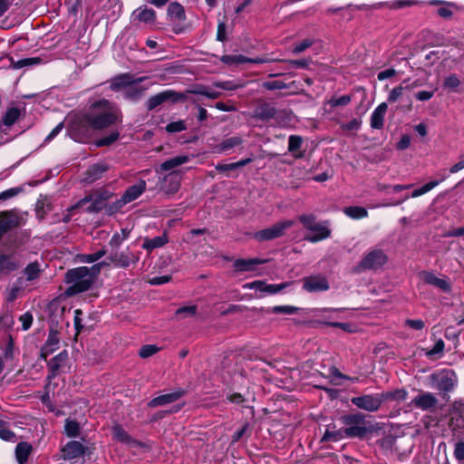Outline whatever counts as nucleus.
<instances>
[{"label":"nucleus","mask_w":464,"mask_h":464,"mask_svg":"<svg viewBox=\"0 0 464 464\" xmlns=\"http://www.w3.org/2000/svg\"><path fill=\"white\" fill-rule=\"evenodd\" d=\"M146 189V181L143 179L139 180L136 184L129 187L122 197L116 201V207L121 208L127 203H130L137 199Z\"/></svg>","instance_id":"9"},{"label":"nucleus","mask_w":464,"mask_h":464,"mask_svg":"<svg viewBox=\"0 0 464 464\" xmlns=\"http://www.w3.org/2000/svg\"><path fill=\"white\" fill-rule=\"evenodd\" d=\"M405 324L415 330H421L425 326L424 322L420 319H408L406 320Z\"/></svg>","instance_id":"59"},{"label":"nucleus","mask_w":464,"mask_h":464,"mask_svg":"<svg viewBox=\"0 0 464 464\" xmlns=\"http://www.w3.org/2000/svg\"><path fill=\"white\" fill-rule=\"evenodd\" d=\"M60 338L58 333L54 330H51L48 338L41 350V355L44 359L51 353H54L59 349Z\"/></svg>","instance_id":"19"},{"label":"nucleus","mask_w":464,"mask_h":464,"mask_svg":"<svg viewBox=\"0 0 464 464\" xmlns=\"http://www.w3.org/2000/svg\"><path fill=\"white\" fill-rule=\"evenodd\" d=\"M311 234L306 236V239L312 243L324 240L330 236V229L325 223H318L314 228L310 230Z\"/></svg>","instance_id":"24"},{"label":"nucleus","mask_w":464,"mask_h":464,"mask_svg":"<svg viewBox=\"0 0 464 464\" xmlns=\"http://www.w3.org/2000/svg\"><path fill=\"white\" fill-rule=\"evenodd\" d=\"M430 4L432 5H440V6L437 10V14L445 19L450 18L455 13L459 11V7L457 6L454 3L450 2H443L440 0H431Z\"/></svg>","instance_id":"21"},{"label":"nucleus","mask_w":464,"mask_h":464,"mask_svg":"<svg viewBox=\"0 0 464 464\" xmlns=\"http://www.w3.org/2000/svg\"><path fill=\"white\" fill-rule=\"evenodd\" d=\"M20 322L22 323V329L24 331L28 330L33 323V315L29 313L24 314L19 318Z\"/></svg>","instance_id":"58"},{"label":"nucleus","mask_w":464,"mask_h":464,"mask_svg":"<svg viewBox=\"0 0 464 464\" xmlns=\"http://www.w3.org/2000/svg\"><path fill=\"white\" fill-rule=\"evenodd\" d=\"M194 92L208 97L209 99H216L220 96V92L207 86H200L196 91H194Z\"/></svg>","instance_id":"46"},{"label":"nucleus","mask_w":464,"mask_h":464,"mask_svg":"<svg viewBox=\"0 0 464 464\" xmlns=\"http://www.w3.org/2000/svg\"><path fill=\"white\" fill-rule=\"evenodd\" d=\"M181 176L178 172H170L165 176L160 188L167 194L176 193L180 186Z\"/></svg>","instance_id":"16"},{"label":"nucleus","mask_w":464,"mask_h":464,"mask_svg":"<svg viewBox=\"0 0 464 464\" xmlns=\"http://www.w3.org/2000/svg\"><path fill=\"white\" fill-rule=\"evenodd\" d=\"M197 311L196 305H189L179 308L176 311V316L179 319L194 316Z\"/></svg>","instance_id":"48"},{"label":"nucleus","mask_w":464,"mask_h":464,"mask_svg":"<svg viewBox=\"0 0 464 464\" xmlns=\"http://www.w3.org/2000/svg\"><path fill=\"white\" fill-rule=\"evenodd\" d=\"M241 143V140L237 137H233V138H229L227 140H226L224 142H223V150H228V149H231V148H234L237 145H239Z\"/></svg>","instance_id":"63"},{"label":"nucleus","mask_w":464,"mask_h":464,"mask_svg":"<svg viewBox=\"0 0 464 464\" xmlns=\"http://www.w3.org/2000/svg\"><path fill=\"white\" fill-rule=\"evenodd\" d=\"M142 80H143V78L132 80L131 76H130L128 74H124V75L115 78L111 83V87L113 89H120L121 87L128 86L132 83L140 82Z\"/></svg>","instance_id":"33"},{"label":"nucleus","mask_w":464,"mask_h":464,"mask_svg":"<svg viewBox=\"0 0 464 464\" xmlns=\"http://www.w3.org/2000/svg\"><path fill=\"white\" fill-rule=\"evenodd\" d=\"M110 262H107L110 266L112 264L116 267L127 268L130 265H135L140 260L139 255L131 252L129 248L121 252H112L109 256Z\"/></svg>","instance_id":"8"},{"label":"nucleus","mask_w":464,"mask_h":464,"mask_svg":"<svg viewBox=\"0 0 464 464\" xmlns=\"http://www.w3.org/2000/svg\"><path fill=\"white\" fill-rule=\"evenodd\" d=\"M295 224L294 220H283L270 227L256 233L255 237L259 241L271 240L284 235L285 231Z\"/></svg>","instance_id":"7"},{"label":"nucleus","mask_w":464,"mask_h":464,"mask_svg":"<svg viewBox=\"0 0 464 464\" xmlns=\"http://www.w3.org/2000/svg\"><path fill=\"white\" fill-rule=\"evenodd\" d=\"M42 62V60L39 57H29V58H23L20 59L14 63V67L16 69H20L23 67H29L37 65Z\"/></svg>","instance_id":"42"},{"label":"nucleus","mask_w":464,"mask_h":464,"mask_svg":"<svg viewBox=\"0 0 464 464\" xmlns=\"http://www.w3.org/2000/svg\"><path fill=\"white\" fill-rule=\"evenodd\" d=\"M61 451L63 459L72 460L82 456L85 453V447L79 441L71 440L62 448Z\"/></svg>","instance_id":"13"},{"label":"nucleus","mask_w":464,"mask_h":464,"mask_svg":"<svg viewBox=\"0 0 464 464\" xmlns=\"http://www.w3.org/2000/svg\"><path fill=\"white\" fill-rule=\"evenodd\" d=\"M213 86L216 88H218V89H222V90L232 91V90L237 89L241 85L236 84L235 82H231V81H226V82H214Z\"/></svg>","instance_id":"55"},{"label":"nucleus","mask_w":464,"mask_h":464,"mask_svg":"<svg viewBox=\"0 0 464 464\" xmlns=\"http://www.w3.org/2000/svg\"><path fill=\"white\" fill-rule=\"evenodd\" d=\"M403 90L404 87L402 85L393 88L388 95V101L391 102H396L402 95Z\"/></svg>","instance_id":"56"},{"label":"nucleus","mask_w":464,"mask_h":464,"mask_svg":"<svg viewBox=\"0 0 464 464\" xmlns=\"http://www.w3.org/2000/svg\"><path fill=\"white\" fill-rule=\"evenodd\" d=\"M168 15L170 18L176 19L178 21H184L186 18L183 6L177 2H172L169 5Z\"/></svg>","instance_id":"31"},{"label":"nucleus","mask_w":464,"mask_h":464,"mask_svg":"<svg viewBox=\"0 0 464 464\" xmlns=\"http://www.w3.org/2000/svg\"><path fill=\"white\" fill-rule=\"evenodd\" d=\"M344 438H347L344 433V429H340L337 430H330L327 429L322 438V441H339Z\"/></svg>","instance_id":"37"},{"label":"nucleus","mask_w":464,"mask_h":464,"mask_svg":"<svg viewBox=\"0 0 464 464\" xmlns=\"http://www.w3.org/2000/svg\"><path fill=\"white\" fill-rule=\"evenodd\" d=\"M296 311V308L290 305H279L273 308V312L276 314H292Z\"/></svg>","instance_id":"61"},{"label":"nucleus","mask_w":464,"mask_h":464,"mask_svg":"<svg viewBox=\"0 0 464 464\" xmlns=\"http://www.w3.org/2000/svg\"><path fill=\"white\" fill-rule=\"evenodd\" d=\"M106 254V251L104 249H101L93 254H85L79 256V260L82 263H94L101 259L104 255Z\"/></svg>","instance_id":"43"},{"label":"nucleus","mask_w":464,"mask_h":464,"mask_svg":"<svg viewBox=\"0 0 464 464\" xmlns=\"http://www.w3.org/2000/svg\"><path fill=\"white\" fill-rule=\"evenodd\" d=\"M167 241L168 240L165 236L155 237L150 239H146L142 245V247L146 250L151 251L155 248L163 246Z\"/></svg>","instance_id":"34"},{"label":"nucleus","mask_w":464,"mask_h":464,"mask_svg":"<svg viewBox=\"0 0 464 464\" xmlns=\"http://www.w3.org/2000/svg\"><path fill=\"white\" fill-rule=\"evenodd\" d=\"M300 222L303 224V226L307 229L311 230L314 228L316 224L319 222L316 221L315 217L314 215H303L299 217Z\"/></svg>","instance_id":"49"},{"label":"nucleus","mask_w":464,"mask_h":464,"mask_svg":"<svg viewBox=\"0 0 464 464\" xmlns=\"http://www.w3.org/2000/svg\"><path fill=\"white\" fill-rule=\"evenodd\" d=\"M351 102L349 95H343L336 99H332L329 103L332 107L345 106Z\"/></svg>","instance_id":"57"},{"label":"nucleus","mask_w":464,"mask_h":464,"mask_svg":"<svg viewBox=\"0 0 464 464\" xmlns=\"http://www.w3.org/2000/svg\"><path fill=\"white\" fill-rule=\"evenodd\" d=\"M288 285H289L288 283L274 285V284H266L263 281L257 280V281H254V282L246 284L244 285V288L256 289V291H259L260 293H264L266 295H274V294L280 292L281 290H283L284 288H285Z\"/></svg>","instance_id":"12"},{"label":"nucleus","mask_w":464,"mask_h":464,"mask_svg":"<svg viewBox=\"0 0 464 464\" xmlns=\"http://www.w3.org/2000/svg\"><path fill=\"white\" fill-rule=\"evenodd\" d=\"M20 117V110L17 108H9L4 115L3 125L12 126Z\"/></svg>","instance_id":"36"},{"label":"nucleus","mask_w":464,"mask_h":464,"mask_svg":"<svg viewBox=\"0 0 464 464\" xmlns=\"http://www.w3.org/2000/svg\"><path fill=\"white\" fill-rule=\"evenodd\" d=\"M171 277L169 276H154L149 280L152 285H160L169 282Z\"/></svg>","instance_id":"62"},{"label":"nucleus","mask_w":464,"mask_h":464,"mask_svg":"<svg viewBox=\"0 0 464 464\" xmlns=\"http://www.w3.org/2000/svg\"><path fill=\"white\" fill-rule=\"evenodd\" d=\"M221 62L227 65L240 64L248 62V58L242 54H228L221 57Z\"/></svg>","instance_id":"38"},{"label":"nucleus","mask_w":464,"mask_h":464,"mask_svg":"<svg viewBox=\"0 0 464 464\" xmlns=\"http://www.w3.org/2000/svg\"><path fill=\"white\" fill-rule=\"evenodd\" d=\"M179 95L177 92L170 91V90H167V91L161 92L156 95L151 96L147 102V108L149 110H153L157 106L162 104L166 101L175 102V101L179 100Z\"/></svg>","instance_id":"15"},{"label":"nucleus","mask_w":464,"mask_h":464,"mask_svg":"<svg viewBox=\"0 0 464 464\" xmlns=\"http://www.w3.org/2000/svg\"><path fill=\"white\" fill-rule=\"evenodd\" d=\"M420 279L428 285H433L441 291L447 292L450 289V285L444 277H438L434 273L423 271L420 273Z\"/></svg>","instance_id":"14"},{"label":"nucleus","mask_w":464,"mask_h":464,"mask_svg":"<svg viewBox=\"0 0 464 464\" xmlns=\"http://www.w3.org/2000/svg\"><path fill=\"white\" fill-rule=\"evenodd\" d=\"M344 433L347 438H362L367 433V428L364 426V418L362 413L351 414L343 417Z\"/></svg>","instance_id":"4"},{"label":"nucleus","mask_w":464,"mask_h":464,"mask_svg":"<svg viewBox=\"0 0 464 464\" xmlns=\"http://www.w3.org/2000/svg\"><path fill=\"white\" fill-rule=\"evenodd\" d=\"M263 263L264 260L259 258L237 259L235 261L234 266L240 272L254 271L256 266Z\"/></svg>","instance_id":"28"},{"label":"nucleus","mask_w":464,"mask_h":464,"mask_svg":"<svg viewBox=\"0 0 464 464\" xmlns=\"http://www.w3.org/2000/svg\"><path fill=\"white\" fill-rule=\"evenodd\" d=\"M105 261L93 265L92 267L81 266L67 271L65 279L70 286L66 289L68 295H74L84 292L92 285L101 268L108 266Z\"/></svg>","instance_id":"1"},{"label":"nucleus","mask_w":464,"mask_h":464,"mask_svg":"<svg viewBox=\"0 0 464 464\" xmlns=\"http://www.w3.org/2000/svg\"><path fill=\"white\" fill-rule=\"evenodd\" d=\"M388 257L383 250L375 248L369 251L360 263L362 270H376L386 264Z\"/></svg>","instance_id":"6"},{"label":"nucleus","mask_w":464,"mask_h":464,"mask_svg":"<svg viewBox=\"0 0 464 464\" xmlns=\"http://www.w3.org/2000/svg\"><path fill=\"white\" fill-rule=\"evenodd\" d=\"M183 392L181 391H178L157 396L149 402V406L158 407L172 403L179 400Z\"/></svg>","instance_id":"26"},{"label":"nucleus","mask_w":464,"mask_h":464,"mask_svg":"<svg viewBox=\"0 0 464 464\" xmlns=\"http://www.w3.org/2000/svg\"><path fill=\"white\" fill-rule=\"evenodd\" d=\"M64 431L68 437H77L80 432V426L76 421L67 420L64 425Z\"/></svg>","instance_id":"41"},{"label":"nucleus","mask_w":464,"mask_h":464,"mask_svg":"<svg viewBox=\"0 0 464 464\" xmlns=\"http://www.w3.org/2000/svg\"><path fill=\"white\" fill-rule=\"evenodd\" d=\"M251 162V159H246L234 163L218 164L216 169L218 171H232Z\"/></svg>","instance_id":"39"},{"label":"nucleus","mask_w":464,"mask_h":464,"mask_svg":"<svg viewBox=\"0 0 464 464\" xmlns=\"http://www.w3.org/2000/svg\"><path fill=\"white\" fill-rule=\"evenodd\" d=\"M302 141L303 140L300 136L291 135L288 140V150L290 152H295V150L300 149Z\"/></svg>","instance_id":"53"},{"label":"nucleus","mask_w":464,"mask_h":464,"mask_svg":"<svg viewBox=\"0 0 464 464\" xmlns=\"http://www.w3.org/2000/svg\"><path fill=\"white\" fill-rule=\"evenodd\" d=\"M132 17L145 24H153L156 20V12L147 5H141L133 11Z\"/></svg>","instance_id":"22"},{"label":"nucleus","mask_w":464,"mask_h":464,"mask_svg":"<svg viewBox=\"0 0 464 464\" xmlns=\"http://www.w3.org/2000/svg\"><path fill=\"white\" fill-rule=\"evenodd\" d=\"M92 128L102 130L115 122L116 110L106 100L95 102L89 111Z\"/></svg>","instance_id":"2"},{"label":"nucleus","mask_w":464,"mask_h":464,"mask_svg":"<svg viewBox=\"0 0 464 464\" xmlns=\"http://www.w3.org/2000/svg\"><path fill=\"white\" fill-rule=\"evenodd\" d=\"M460 80L454 74L448 76L443 83L444 88L449 92H456L460 85Z\"/></svg>","instance_id":"44"},{"label":"nucleus","mask_w":464,"mask_h":464,"mask_svg":"<svg viewBox=\"0 0 464 464\" xmlns=\"http://www.w3.org/2000/svg\"><path fill=\"white\" fill-rule=\"evenodd\" d=\"M303 288L306 292H322L329 289L327 279L323 276H311L303 279Z\"/></svg>","instance_id":"10"},{"label":"nucleus","mask_w":464,"mask_h":464,"mask_svg":"<svg viewBox=\"0 0 464 464\" xmlns=\"http://www.w3.org/2000/svg\"><path fill=\"white\" fill-rule=\"evenodd\" d=\"M19 225V218L13 212L0 213V236Z\"/></svg>","instance_id":"18"},{"label":"nucleus","mask_w":464,"mask_h":464,"mask_svg":"<svg viewBox=\"0 0 464 464\" xmlns=\"http://www.w3.org/2000/svg\"><path fill=\"white\" fill-rule=\"evenodd\" d=\"M67 121H69L71 136L76 141H83L85 138L89 137L91 131L94 130L89 111L87 113L69 115Z\"/></svg>","instance_id":"3"},{"label":"nucleus","mask_w":464,"mask_h":464,"mask_svg":"<svg viewBox=\"0 0 464 464\" xmlns=\"http://www.w3.org/2000/svg\"><path fill=\"white\" fill-rule=\"evenodd\" d=\"M124 240H126V236H121L119 233H116L111 238L110 246L119 247Z\"/></svg>","instance_id":"64"},{"label":"nucleus","mask_w":464,"mask_h":464,"mask_svg":"<svg viewBox=\"0 0 464 464\" xmlns=\"http://www.w3.org/2000/svg\"><path fill=\"white\" fill-rule=\"evenodd\" d=\"M184 130H186V124L183 121H173L166 126V130L169 133L180 132Z\"/></svg>","instance_id":"52"},{"label":"nucleus","mask_w":464,"mask_h":464,"mask_svg":"<svg viewBox=\"0 0 464 464\" xmlns=\"http://www.w3.org/2000/svg\"><path fill=\"white\" fill-rule=\"evenodd\" d=\"M351 401L358 408L368 411H377L382 404V400L375 395H363L359 397H353L352 398Z\"/></svg>","instance_id":"11"},{"label":"nucleus","mask_w":464,"mask_h":464,"mask_svg":"<svg viewBox=\"0 0 464 464\" xmlns=\"http://www.w3.org/2000/svg\"><path fill=\"white\" fill-rule=\"evenodd\" d=\"M108 170L107 164L99 162L92 165L86 172L85 180L88 182H93L102 177V175Z\"/></svg>","instance_id":"27"},{"label":"nucleus","mask_w":464,"mask_h":464,"mask_svg":"<svg viewBox=\"0 0 464 464\" xmlns=\"http://www.w3.org/2000/svg\"><path fill=\"white\" fill-rule=\"evenodd\" d=\"M112 437L115 440L121 442L130 448H134L140 445V442L132 439L128 432L120 425L112 427Z\"/></svg>","instance_id":"17"},{"label":"nucleus","mask_w":464,"mask_h":464,"mask_svg":"<svg viewBox=\"0 0 464 464\" xmlns=\"http://www.w3.org/2000/svg\"><path fill=\"white\" fill-rule=\"evenodd\" d=\"M159 351V348L156 345L148 344L144 345L140 350V356L142 358H148L153 354H155Z\"/></svg>","instance_id":"54"},{"label":"nucleus","mask_w":464,"mask_h":464,"mask_svg":"<svg viewBox=\"0 0 464 464\" xmlns=\"http://www.w3.org/2000/svg\"><path fill=\"white\" fill-rule=\"evenodd\" d=\"M188 161L189 157L187 155L176 156L161 163V165L160 166V169L161 171H168Z\"/></svg>","instance_id":"29"},{"label":"nucleus","mask_w":464,"mask_h":464,"mask_svg":"<svg viewBox=\"0 0 464 464\" xmlns=\"http://www.w3.org/2000/svg\"><path fill=\"white\" fill-rule=\"evenodd\" d=\"M343 213L353 219H362L368 217L367 209L358 206L347 207L343 209Z\"/></svg>","instance_id":"32"},{"label":"nucleus","mask_w":464,"mask_h":464,"mask_svg":"<svg viewBox=\"0 0 464 464\" xmlns=\"http://www.w3.org/2000/svg\"><path fill=\"white\" fill-rule=\"evenodd\" d=\"M313 44H314L313 39H310V38L304 39V40L301 41L300 43L295 44L293 46L292 53H295V54L301 53L304 52L306 49H308L310 46H312Z\"/></svg>","instance_id":"50"},{"label":"nucleus","mask_w":464,"mask_h":464,"mask_svg":"<svg viewBox=\"0 0 464 464\" xmlns=\"http://www.w3.org/2000/svg\"><path fill=\"white\" fill-rule=\"evenodd\" d=\"M40 273V267L37 263L29 264L24 269V275L28 281H33L38 277Z\"/></svg>","instance_id":"45"},{"label":"nucleus","mask_w":464,"mask_h":464,"mask_svg":"<svg viewBox=\"0 0 464 464\" xmlns=\"http://www.w3.org/2000/svg\"><path fill=\"white\" fill-rule=\"evenodd\" d=\"M66 358H67L66 352H62L58 355H56L49 362V365H50V368L52 369V371L54 372V371L58 370L59 367L61 366V363L63 362L66 360Z\"/></svg>","instance_id":"51"},{"label":"nucleus","mask_w":464,"mask_h":464,"mask_svg":"<svg viewBox=\"0 0 464 464\" xmlns=\"http://www.w3.org/2000/svg\"><path fill=\"white\" fill-rule=\"evenodd\" d=\"M456 383V376L450 370H440L430 376V387L440 392L451 391Z\"/></svg>","instance_id":"5"},{"label":"nucleus","mask_w":464,"mask_h":464,"mask_svg":"<svg viewBox=\"0 0 464 464\" xmlns=\"http://www.w3.org/2000/svg\"><path fill=\"white\" fill-rule=\"evenodd\" d=\"M119 132L118 131H112L109 135L99 139L95 141V145L97 147H102V146H108L116 141L119 138Z\"/></svg>","instance_id":"47"},{"label":"nucleus","mask_w":464,"mask_h":464,"mask_svg":"<svg viewBox=\"0 0 464 464\" xmlns=\"http://www.w3.org/2000/svg\"><path fill=\"white\" fill-rule=\"evenodd\" d=\"M21 189L19 188H12L0 193V200H5L16 196Z\"/></svg>","instance_id":"60"},{"label":"nucleus","mask_w":464,"mask_h":464,"mask_svg":"<svg viewBox=\"0 0 464 464\" xmlns=\"http://www.w3.org/2000/svg\"><path fill=\"white\" fill-rule=\"evenodd\" d=\"M412 403L417 408L425 411L434 407L437 403V399L430 392H422L413 399Z\"/></svg>","instance_id":"25"},{"label":"nucleus","mask_w":464,"mask_h":464,"mask_svg":"<svg viewBox=\"0 0 464 464\" xmlns=\"http://www.w3.org/2000/svg\"><path fill=\"white\" fill-rule=\"evenodd\" d=\"M32 452V446L27 442H20L15 448V456L19 464H25Z\"/></svg>","instance_id":"30"},{"label":"nucleus","mask_w":464,"mask_h":464,"mask_svg":"<svg viewBox=\"0 0 464 464\" xmlns=\"http://www.w3.org/2000/svg\"><path fill=\"white\" fill-rule=\"evenodd\" d=\"M445 344L441 339L436 341L432 348L426 350L425 354L430 359L441 358L443 355Z\"/></svg>","instance_id":"35"},{"label":"nucleus","mask_w":464,"mask_h":464,"mask_svg":"<svg viewBox=\"0 0 464 464\" xmlns=\"http://www.w3.org/2000/svg\"><path fill=\"white\" fill-rule=\"evenodd\" d=\"M440 180L430 181V182L426 183L424 186H422L421 188H419L413 190L411 197V198L420 197V196L428 193L431 189H433L435 187H437L440 184ZM409 198H410V196L406 195L403 198H401V200H399L395 203H392V204L385 203V204L380 205V207L397 206V205H400L402 202L406 201Z\"/></svg>","instance_id":"20"},{"label":"nucleus","mask_w":464,"mask_h":464,"mask_svg":"<svg viewBox=\"0 0 464 464\" xmlns=\"http://www.w3.org/2000/svg\"><path fill=\"white\" fill-rule=\"evenodd\" d=\"M18 264L10 256H0V269L7 272L14 270Z\"/></svg>","instance_id":"40"},{"label":"nucleus","mask_w":464,"mask_h":464,"mask_svg":"<svg viewBox=\"0 0 464 464\" xmlns=\"http://www.w3.org/2000/svg\"><path fill=\"white\" fill-rule=\"evenodd\" d=\"M387 104L382 102L379 104L371 115V127L376 130H380L383 127L384 117L387 111Z\"/></svg>","instance_id":"23"}]
</instances>
